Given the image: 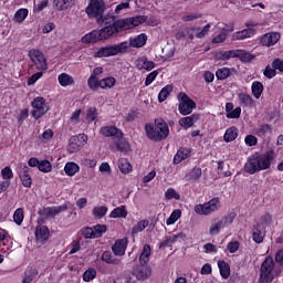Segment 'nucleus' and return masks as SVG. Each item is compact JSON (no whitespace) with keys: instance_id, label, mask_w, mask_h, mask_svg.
Segmentation results:
<instances>
[{"instance_id":"obj_1","label":"nucleus","mask_w":283,"mask_h":283,"mask_svg":"<svg viewBox=\"0 0 283 283\" xmlns=\"http://www.w3.org/2000/svg\"><path fill=\"white\" fill-rule=\"evenodd\" d=\"M147 43V34L140 33L135 38H130L129 42H122L95 50L93 52L94 59H103L107 56H116V54H125L129 48H143Z\"/></svg>"},{"instance_id":"obj_2","label":"nucleus","mask_w":283,"mask_h":283,"mask_svg":"<svg viewBox=\"0 0 283 283\" xmlns=\"http://www.w3.org/2000/svg\"><path fill=\"white\" fill-rule=\"evenodd\" d=\"M145 21H147L146 15L119 19L113 24H108L105 28L97 30L99 41H105V39H109V36H114V34H118V32H123L125 30H134V28H138V25L145 23Z\"/></svg>"},{"instance_id":"obj_3","label":"nucleus","mask_w":283,"mask_h":283,"mask_svg":"<svg viewBox=\"0 0 283 283\" xmlns=\"http://www.w3.org/2000/svg\"><path fill=\"white\" fill-rule=\"evenodd\" d=\"M275 159V153L273 150L266 151L263 155H252L245 163L244 169L247 174H258V171H264L271 167V163Z\"/></svg>"},{"instance_id":"obj_4","label":"nucleus","mask_w":283,"mask_h":283,"mask_svg":"<svg viewBox=\"0 0 283 283\" xmlns=\"http://www.w3.org/2000/svg\"><path fill=\"white\" fill-rule=\"evenodd\" d=\"M145 132L150 140H165L169 136V126L163 119H156L155 124H146Z\"/></svg>"},{"instance_id":"obj_5","label":"nucleus","mask_w":283,"mask_h":283,"mask_svg":"<svg viewBox=\"0 0 283 283\" xmlns=\"http://www.w3.org/2000/svg\"><path fill=\"white\" fill-rule=\"evenodd\" d=\"M279 275H280V271L275 270V263L273 262V258L268 256L264 260V262L261 264L260 282L271 283Z\"/></svg>"},{"instance_id":"obj_6","label":"nucleus","mask_w":283,"mask_h":283,"mask_svg":"<svg viewBox=\"0 0 283 283\" xmlns=\"http://www.w3.org/2000/svg\"><path fill=\"white\" fill-rule=\"evenodd\" d=\"M220 209H222L220 198L214 197L206 203L195 206V213L198 216H211V213H216Z\"/></svg>"},{"instance_id":"obj_7","label":"nucleus","mask_w":283,"mask_h":283,"mask_svg":"<svg viewBox=\"0 0 283 283\" xmlns=\"http://www.w3.org/2000/svg\"><path fill=\"white\" fill-rule=\"evenodd\" d=\"M106 8L105 0H90L86 7V14L90 19H103V12H105Z\"/></svg>"},{"instance_id":"obj_8","label":"nucleus","mask_w":283,"mask_h":283,"mask_svg":"<svg viewBox=\"0 0 283 283\" xmlns=\"http://www.w3.org/2000/svg\"><path fill=\"white\" fill-rule=\"evenodd\" d=\"M234 220H235V213L231 212L222 217L219 221L212 222L209 228L210 235H218V233H220L222 229H227V227H231Z\"/></svg>"},{"instance_id":"obj_9","label":"nucleus","mask_w":283,"mask_h":283,"mask_svg":"<svg viewBox=\"0 0 283 283\" xmlns=\"http://www.w3.org/2000/svg\"><path fill=\"white\" fill-rule=\"evenodd\" d=\"M31 107H33L32 116L35 118V120H39V118H43L48 112H50V104L46 103V101L38 96L31 102Z\"/></svg>"},{"instance_id":"obj_10","label":"nucleus","mask_w":283,"mask_h":283,"mask_svg":"<svg viewBox=\"0 0 283 283\" xmlns=\"http://www.w3.org/2000/svg\"><path fill=\"white\" fill-rule=\"evenodd\" d=\"M217 56L222 61H229V59H240V61H243V63L253 61V55L244 50L223 51L220 52Z\"/></svg>"},{"instance_id":"obj_11","label":"nucleus","mask_w":283,"mask_h":283,"mask_svg":"<svg viewBox=\"0 0 283 283\" xmlns=\"http://www.w3.org/2000/svg\"><path fill=\"white\" fill-rule=\"evenodd\" d=\"M30 61L33 62L38 72H45L48 70V60H45V54L40 50L32 49L29 51Z\"/></svg>"},{"instance_id":"obj_12","label":"nucleus","mask_w":283,"mask_h":283,"mask_svg":"<svg viewBox=\"0 0 283 283\" xmlns=\"http://www.w3.org/2000/svg\"><path fill=\"white\" fill-rule=\"evenodd\" d=\"M178 101H179V113L182 116H189L196 109V102L190 99L185 93H180L178 95Z\"/></svg>"},{"instance_id":"obj_13","label":"nucleus","mask_w":283,"mask_h":283,"mask_svg":"<svg viewBox=\"0 0 283 283\" xmlns=\"http://www.w3.org/2000/svg\"><path fill=\"white\" fill-rule=\"evenodd\" d=\"M15 171L20 178L22 187L30 189L32 187V176L30 175V167L23 163H19L15 167Z\"/></svg>"},{"instance_id":"obj_14","label":"nucleus","mask_w":283,"mask_h":283,"mask_svg":"<svg viewBox=\"0 0 283 283\" xmlns=\"http://www.w3.org/2000/svg\"><path fill=\"white\" fill-rule=\"evenodd\" d=\"M85 145H87V135L80 134L73 136L69 140L67 151H70V154H76V151H78L81 147H85Z\"/></svg>"},{"instance_id":"obj_15","label":"nucleus","mask_w":283,"mask_h":283,"mask_svg":"<svg viewBox=\"0 0 283 283\" xmlns=\"http://www.w3.org/2000/svg\"><path fill=\"white\" fill-rule=\"evenodd\" d=\"M217 30H219V33L212 39V43H222L227 39V34L229 32H233V27H229L224 23H218Z\"/></svg>"},{"instance_id":"obj_16","label":"nucleus","mask_w":283,"mask_h":283,"mask_svg":"<svg viewBox=\"0 0 283 283\" xmlns=\"http://www.w3.org/2000/svg\"><path fill=\"white\" fill-rule=\"evenodd\" d=\"M128 243L129 241L127 240V238L116 240L112 247L114 255H116L117 258H123V255H125V251H127Z\"/></svg>"},{"instance_id":"obj_17","label":"nucleus","mask_w":283,"mask_h":283,"mask_svg":"<svg viewBox=\"0 0 283 283\" xmlns=\"http://www.w3.org/2000/svg\"><path fill=\"white\" fill-rule=\"evenodd\" d=\"M280 39H281V35L279 32L265 33L261 38V44L265 45V48H271V46L275 45V43H277V41H280Z\"/></svg>"},{"instance_id":"obj_18","label":"nucleus","mask_w":283,"mask_h":283,"mask_svg":"<svg viewBox=\"0 0 283 283\" xmlns=\"http://www.w3.org/2000/svg\"><path fill=\"white\" fill-rule=\"evenodd\" d=\"M48 238H50V230L45 226H38L35 228V240L38 244H44L48 242Z\"/></svg>"},{"instance_id":"obj_19","label":"nucleus","mask_w":283,"mask_h":283,"mask_svg":"<svg viewBox=\"0 0 283 283\" xmlns=\"http://www.w3.org/2000/svg\"><path fill=\"white\" fill-rule=\"evenodd\" d=\"M99 132L102 136H105L106 138L113 137L115 140L123 136V132L115 126H103Z\"/></svg>"},{"instance_id":"obj_20","label":"nucleus","mask_w":283,"mask_h":283,"mask_svg":"<svg viewBox=\"0 0 283 283\" xmlns=\"http://www.w3.org/2000/svg\"><path fill=\"white\" fill-rule=\"evenodd\" d=\"M135 65L137 70H146V72H151V70L156 67V63L154 61H149L147 56L138 57Z\"/></svg>"},{"instance_id":"obj_21","label":"nucleus","mask_w":283,"mask_h":283,"mask_svg":"<svg viewBox=\"0 0 283 283\" xmlns=\"http://www.w3.org/2000/svg\"><path fill=\"white\" fill-rule=\"evenodd\" d=\"M251 36H255V29L248 28L242 31L233 33L232 41H243V39H251Z\"/></svg>"},{"instance_id":"obj_22","label":"nucleus","mask_w":283,"mask_h":283,"mask_svg":"<svg viewBox=\"0 0 283 283\" xmlns=\"http://www.w3.org/2000/svg\"><path fill=\"white\" fill-rule=\"evenodd\" d=\"M252 239L256 244H262L264 242V228L256 224L252 228Z\"/></svg>"},{"instance_id":"obj_23","label":"nucleus","mask_w":283,"mask_h":283,"mask_svg":"<svg viewBox=\"0 0 283 283\" xmlns=\"http://www.w3.org/2000/svg\"><path fill=\"white\" fill-rule=\"evenodd\" d=\"M67 207L65 206H53V207H46L43 210L44 216L46 218H54L55 216H59V213L66 211Z\"/></svg>"},{"instance_id":"obj_24","label":"nucleus","mask_w":283,"mask_h":283,"mask_svg":"<svg viewBox=\"0 0 283 283\" xmlns=\"http://www.w3.org/2000/svg\"><path fill=\"white\" fill-rule=\"evenodd\" d=\"M195 123H198V115L196 114L179 119V125L184 127V129L193 127Z\"/></svg>"},{"instance_id":"obj_25","label":"nucleus","mask_w":283,"mask_h":283,"mask_svg":"<svg viewBox=\"0 0 283 283\" xmlns=\"http://www.w3.org/2000/svg\"><path fill=\"white\" fill-rule=\"evenodd\" d=\"M191 156V149L189 148H180L175 155L174 163L175 165H180L182 160H187Z\"/></svg>"},{"instance_id":"obj_26","label":"nucleus","mask_w":283,"mask_h":283,"mask_svg":"<svg viewBox=\"0 0 283 283\" xmlns=\"http://www.w3.org/2000/svg\"><path fill=\"white\" fill-rule=\"evenodd\" d=\"M201 177L202 169L195 167L186 175V180H188V182H198Z\"/></svg>"},{"instance_id":"obj_27","label":"nucleus","mask_w":283,"mask_h":283,"mask_svg":"<svg viewBox=\"0 0 283 283\" xmlns=\"http://www.w3.org/2000/svg\"><path fill=\"white\" fill-rule=\"evenodd\" d=\"M64 171L66 176H70V177L76 176V174L81 171V167L78 166V164L74 161H69L64 166Z\"/></svg>"},{"instance_id":"obj_28","label":"nucleus","mask_w":283,"mask_h":283,"mask_svg":"<svg viewBox=\"0 0 283 283\" xmlns=\"http://www.w3.org/2000/svg\"><path fill=\"white\" fill-rule=\"evenodd\" d=\"M57 81L61 87H70V85H74V77L67 73L60 74Z\"/></svg>"},{"instance_id":"obj_29","label":"nucleus","mask_w":283,"mask_h":283,"mask_svg":"<svg viewBox=\"0 0 283 283\" xmlns=\"http://www.w3.org/2000/svg\"><path fill=\"white\" fill-rule=\"evenodd\" d=\"M135 275L138 280H147L151 275V270L147 265L142 264L140 268L135 270Z\"/></svg>"},{"instance_id":"obj_30","label":"nucleus","mask_w":283,"mask_h":283,"mask_svg":"<svg viewBox=\"0 0 283 283\" xmlns=\"http://www.w3.org/2000/svg\"><path fill=\"white\" fill-rule=\"evenodd\" d=\"M28 14H30V11L25 8H21L14 13L13 21L15 23H23V21L28 19Z\"/></svg>"},{"instance_id":"obj_31","label":"nucleus","mask_w":283,"mask_h":283,"mask_svg":"<svg viewBox=\"0 0 283 283\" xmlns=\"http://www.w3.org/2000/svg\"><path fill=\"white\" fill-rule=\"evenodd\" d=\"M96 41H101V38L98 35V31L97 30H94V31L85 34L82 38V43H86V44L96 43Z\"/></svg>"},{"instance_id":"obj_32","label":"nucleus","mask_w":283,"mask_h":283,"mask_svg":"<svg viewBox=\"0 0 283 283\" xmlns=\"http://www.w3.org/2000/svg\"><path fill=\"white\" fill-rule=\"evenodd\" d=\"M187 234L185 232H179L177 234L170 235L165 242V244H174V242H186Z\"/></svg>"},{"instance_id":"obj_33","label":"nucleus","mask_w":283,"mask_h":283,"mask_svg":"<svg viewBox=\"0 0 283 283\" xmlns=\"http://www.w3.org/2000/svg\"><path fill=\"white\" fill-rule=\"evenodd\" d=\"M118 169L123 174L127 175V174H132L133 167L127 159L120 158L118 159Z\"/></svg>"},{"instance_id":"obj_34","label":"nucleus","mask_w":283,"mask_h":283,"mask_svg":"<svg viewBox=\"0 0 283 283\" xmlns=\"http://www.w3.org/2000/svg\"><path fill=\"white\" fill-rule=\"evenodd\" d=\"M149 255H151V247H149V244H145L139 255L140 264H147V262H149Z\"/></svg>"},{"instance_id":"obj_35","label":"nucleus","mask_w":283,"mask_h":283,"mask_svg":"<svg viewBox=\"0 0 283 283\" xmlns=\"http://www.w3.org/2000/svg\"><path fill=\"white\" fill-rule=\"evenodd\" d=\"M182 218V210L176 209L171 212L169 218L166 220L167 227H171V224H176L177 220H180Z\"/></svg>"},{"instance_id":"obj_36","label":"nucleus","mask_w":283,"mask_h":283,"mask_svg":"<svg viewBox=\"0 0 283 283\" xmlns=\"http://www.w3.org/2000/svg\"><path fill=\"white\" fill-rule=\"evenodd\" d=\"M251 90L254 98H260V96H262V93L264 92V85L261 82L255 81L252 83Z\"/></svg>"},{"instance_id":"obj_37","label":"nucleus","mask_w":283,"mask_h":283,"mask_svg":"<svg viewBox=\"0 0 283 283\" xmlns=\"http://www.w3.org/2000/svg\"><path fill=\"white\" fill-rule=\"evenodd\" d=\"M235 138H238V128L235 127L228 128L223 135V139L226 140V143H233Z\"/></svg>"},{"instance_id":"obj_38","label":"nucleus","mask_w":283,"mask_h":283,"mask_svg":"<svg viewBox=\"0 0 283 283\" xmlns=\"http://www.w3.org/2000/svg\"><path fill=\"white\" fill-rule=\"evenodd\" d=\"M218 266L220 270V275L223 277V280H227V277L231 275V268L229 266V263L224 261H219Z\"/></svg>"},{"instance_id":"obj_39","label":"nucleus","mask_w":283,"mask_h":283,"mask_svg":"<svg viewBox=\"0 0 283 283\" xmlns=\"http://www.w3.org/2000/svg\"><path fill=\"white\" fill-rule=\"evenodd\" d=\"M98 85H99L101 90H112V87H114V85H116V78H114V77L102 78V80H99Z\"/></svg>"},{"instance_id":"obj_40","label":"nucleus","mask_w":283,"mask_h":283,"mask_svg":"<svg viewBox=\"0 0 283 283\" xmlns=\"http://www.w3.org/2000/svg\"><path fill=\"white\" fill-rule=\"evenodd\" d=\"M174 92L172 85H166L158 94V101L159 103H165L167 101L168 96Z\"/></svg>"},{"instance_id":"obj_41","label":"nucleus","mask_w":283,"mask_h":283,"mask_svg":"<svg viewBox=\"0 0 283 283\" xmlns=\"http://www.w3.org/2000/svg\"><path fill=\"white\" fill-rule=\"evenodd\" d=\"M147 227H149V220L147 219L140 220L136 223V226L133 227L132 233L133 234L142 233V231H145Z\"/></svg>"},{"instance_id":"obj_42","label":"nucleus","mask_w":283,"mask_h":283,"mask_svg":"<svg viewBox=\"0 0 283 283\" xmlns=\"http://www.w3.org/2000/svg\"><path fill=\"white\" fill-rule=\"evenodd\" d=\"M109 218H127V209L125 206L117 207L109 213Z\"/></svg>"},{"instance_id":"obj_43","label":"nucleus","mask_w":283,"mask_h":283,"mask_svg":"<svg viewBox=\"0 0 283 283\" xmlns=\"http://www.w3.org/2000/svg\"><path fill=\"white\" fill-rule=\"evenodd\" d=\"M102 261L106 262V264H114V265H118L120 264V260L116 259L112 255V252L106 251L102 254Z\"/></svg>"},{"instance_id":"obj_44","label":"nucleus","mask_w":283,"mask_h":283,"mask_svg":"<svg viewBox=\"0 0 283 283\" xmlns=\"http://www.w3.org/2000/svg\"><path fill=\"white\" fill-rule=\"evenodd\" d=\"M0 176L4 180L3 182H10L14 178V172L10 166H7L1 170Z\"/></svg>"},{"instance_id":"obj_45","label":"nucleus","mask_w":283,"mask_h":283,"mask_svg":"<svg viewBox=\"0 0 283 283\" xmlns=\"http://www.w3.org/2000/svg\"><path fill=\"white\" fill-rule=\"evenodd\" d=\"M116 147L119 151H129V142L123 137H117L116 139Z\"/></svg>"},{"instance_id":"obj_46","label":"nucleus","mask_w":283,"mask_h":283,"mask_svg":"<svg viewBox=\"0 0 283 283\" xmlns=\"http://www.w3.org/2000/svg\"><path fill=\"white\" fill-rule=\"evenodd\" d=\"M239 101L241 105H244V107H251V105H253V97H251L249 93H240Z\"/></svg>"},{"instance_id":"obj_47","label":"nucleus","mask_w":283,"mask_h":283,"mask_svg":"<svg viewBox=\"0 0 283 283\" xmlns=\"http://www.w3.org/2000/svg\"><path fill=\"white\" fill-rule=\"evenodd\" d=\"M73 3L74 0H53V6H55L57 10H67Z\"/></svg>"},{"instance_id":"obj_48","label":"nucleus","mask_w":283,"mask_h":283,"mask_svg":"<svg viewBox=\"0 0 283 283\" xmlns=\"http://www.w3.org/2000/svg\"><path fill=\"white\" fill-rule=\"evenodd\" d=\"M39 171L42 174H50L52 171V163L50 160H41L39 166H38Z\"/></svg>"},{"instance_id":"obj_49","label":"nucleus","mask_w":283,"mask_h":283,"mask_svg":"<svg viewBox=\"0 0 283 283\" xmlns=\"http://www.w3.org/2000/svg\"><path fill=\"white\" fill-rule=\"evenodd\" d=\"M230 75H231V70L227 69V67L219 69L216 72V76L219 81H224V80L229 78Z\"/></svg>"},{"instance_id":"obj_50","label":"nucleus","mask_w":283,"mask_h":283,"mask_svg":"<svg viewBox=\"0 0 283 283\" xmlns=\"http://www.w3.org/2000/svg\"><path fill=\"white\" fill-rule=\"evenodd\" d=\"M166 200H180V193L174 188H168L165 192Z\"/></svg>"},{"instance_id":"obj_51","label":"nucleus","mask_w":283,"mask_h":283,"mask_svg":"<svg viewBox=\"0 0 283 283\" xmlns=\"http://www.w3.org/2000/svg\"><path fill=\"white\" fill-rule=\"evenodd\" d=\"M101 81H98V78L94 75H91L87 80V85L90 87V90H92L93 92H96V90H98Z\"/></svg>"},{"instance_id":"obj_52","label":"nucleus","mask_w":283,"mask_h":283,"mask_svg":"<svg viewBox=\"0 0 283 283\" xmlns=\"http://www.w3.org/2000/svg\"><path fill=\"white\" fill-rule=\"evenodd\" d=\"M177 39H187V41H193V32L191 30L186 29L184 31H179L177 33Z\"/></svg>"},{"instance_id":"obj_53","label":"nucleus","mask_w":283,"mask_h":283,"mask_svg":"<svg viewBox=\"0 0 283 283\" xmlns=\"http://www.w3.org/2000/svg\"><path fill=\"white\" fill-rule=\"evenodd\" d=\"M98 116V113L96 111V107H90L86 111V120L88 123H94V120H96V117Z\"/></svg>"},{"instance_id":"obj_54","label":"nucleus","mask_w":283,"mask_h":283,"mask_svg":"<svg viewBox=\"0 0 283 283\" xmlns=\"http://www.w3.org/2000/svg\"><path fill=\"white\" fill-rule=\"evenodd\" d=\"M96 277V270L90 268L86 270L83 274V281L84 282H92Z\"/></svg>"},{"instance_id":"obj_55","label":"nucleus","mask_w":283,"mask_h":283,"mask_svg":"<svg viewBox=\"0 0 283 283\" xmlns=\"http://www.w3.org/2000/svg\"><path fill=\"white\" fill-rule=\"evenodd\" d=\"M107 213V207L98 206L93 209V214L95 218H103Z\"/></svg>"},{"instance_id":"obj_56","label":"nucleus","mask_w":283,"mask_h":283,"mask_svg":"<svg viewBox=\"0 0 283 283\" xmlns=\"http://www.w3.org/2000/svg\"><path fill=\"white\" fill-rule=\"evenodd\" d=\"M23 209H17L13 213V221L15 222V224L21 226V223L23 222Z\"/></svg>"},{"instance_id":"obj_57","label":"nucleus","mask_w":283,"mask_h":283,"mask_svg":"<svg viewBox=\"0 0 283 283\" xmlns=\"http://www.w3.org/2000/svg\"><path fill=\"white\" fill-rule=\"evenodd\" d=\"M99 19L105 23V25H114V23H116V15L112 13H107L105 17L102 15Z\"/></svg>"},{"instance_id":"obj_58","label":"nucleus","mask_w":283,"mask_h":283,"mask_svg":"<svg viewBox=\"0 0 283 283\" xmlns=\"http://www.w3.org/2000/svg\"><path fill=\"white\" fill-rule=\"evenodd\" d=\"M70 123L72 125H78V123H81V109H75L70 118Z\"/></svg>"},{"instance_id":"obj_59","label":"nucleus","mask_w":283,"mask_h":283,"mask_svg":"<svg viewBox=\"0 0 283 283\" xmlns=\"http://www.w3.org/2000/svg\"><path fill=\"white\" fill-rule=\"evenodd\" d=\"M158 77V71H153L150 72L145 81V86L149 87V85H151V83H154L156 81V78Z\"/></svg>"},{"instance_id":"obj_60","label":"nucleus","mask_w":283,"mask_h":283,"mask_svg":"<svg viewBox=\"0 0 283 283\" xmlns=\"http://www.w3.org/2000/svg\"><path fill=\"white\" fill-rule=\"evenodd\" d=\"M107 231V228L105 226L97 224L93 227V232L95 233V238H101L103 233Z\"/></svg>"},{"instance_id":"obj_61","label":"nucleus","mask_w":283,"mask_h":283,"mask_svg":"<svg viewBox=\"0 0 283 283\" xmlns=\"http://www.w3.org/2000/svg\"><path fill=\"white\" fill-rule=\"evenodd\" d=\"M82 235H84V238H86V239H94V238H96V235L94 233V227L93 228H84V229H82Z\"/></svg>"},{"instance_id":"obj_62","label":"nucleus","mask_w":283,"mask_h":283,"mask_svg":"<svg viewBox=\"0 0 283 283\" xmlns=\"http://www.w3.org/2000/svg\"><path fill=\"white\" fill-rule=\"evenodd\" d=\"M240 114H242V108L237 107L231 111V113L227 114V118H240Z\"/></svg>"},{"instance_id":"obj_63","label":"nucleus","mask_w":283,"mask_h":283,"mask_svg":"<svg viewBox=\"0 0 283 283\" xmlns=\"http://www.w3.org/2000/svg\"><path fill=\"white\" fill-rule=\"evenodd\" d=\"M43 76V71H39L38 73L33 74L29 80H28V85H34L39 78Z\"/></svg>"},{"instance_id":"obj_64","label":"nucleus","mask_w":283,"mask_h":283,"mask_svg":"<svg viewBox=\"0 0 283 283\" xmlns=\"http://www.w3.org/2000/svg\"><path fill=\"white\" fill-rule=\"evenodd\" d=\"M272 67H274V70H279V72L283 73V60L281 59H275L272 63Z\"/></svg>"}]
</instances>
